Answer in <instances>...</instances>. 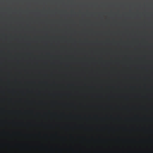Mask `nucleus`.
<instances>
[{
	"label": "nucleus",
	"mask_w": 153,
	"mask_h": 153,
	"mask_svg": "<svg viewBox=\"0 0 153 153\" xmlns=\"http://www.w3.org/2000/svg\"><path fill=\"white\" fill-rule=\"evenodd\" d=\"M15 10H16V9ZM20 10H21V9Z\"/></svg>",
	"instance_id": "1"
}]
</instances>
